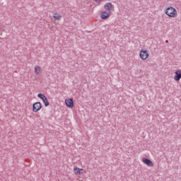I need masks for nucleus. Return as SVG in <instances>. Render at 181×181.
Listing matches in <instances>:
<instances>
[{
    "mask_svg": "<svg viewBox=\"0 0 181 181\" xmlns=\"http://www.w3.org/2000/svg\"><path fill=\"white\" fill-rule=\"evenodd\" d=\"M165 13L170 18H176V16H177V11H176V8L173 6L168 7L165 9Z\"/></svg>",
    "mask_w": 181,
    "mask_h": 181,
    "instance_id": "nucleus-1",
    "label": "nucleus"
},
{
    "mask_svg": "<svg viewBox=\"0 0 181 181\" xmlns=\"http://www.w3.org/2000/svg\"><path fill=\"white\" fill-rule=\"evenodd\" d=\"M139 57L142 60H146V59L149 57V53H148V50L141 49L139 53Z\"/></svg>",
    "mask_w": 181,
    "mask_h": 181,
    "instance_id": "nucleus-2",
    "label": "nucleus"
},
{
    "mask_svg": "<svg viewBox=\"0 0 181 181\" xmlns=\"http://www.w3.org/2000/svg\"><path fill=\"white\" fill-rule=\"evenodd\" d=\"M42 109V103L40 102H37L33 105V112H37V111H40Z\"/></svg>",
    "mask_w": 181,
    "mask_h": 181,
    "instance_id": "nucleus-3",
    "label": "nucleus"
},
{
    "mask_svg": "<svg viewBox=\"0 0 181 181\" xmlns=\"http://www.w3.org/2000/svg\"><path fill=\"white\" fill-rule=\"evenodd\" d=\"M104 8L106 11V12H109L111 13V11L114 8V5L111 3H107L105 4Z\"/></svg>",
    "mask_w": 181,
    "mask_h": 181,
    "instance_id": "nucleus-4",
    "label": "nucleus"
},
{
    "mask_svg": "<svg viewBox=\"0 0 181 181\" xmlns=\"http://www.w3.org/2000/svg\"><path fill=\"white\" fill-rule=\"evenodd\" d=\"M175 76H174V80L175 81H177L179 82L180 81V78H181V70H177L175 72Z\"/></svg>",
    "mask_w": 181,
    "mask_h": 181,
    "instance_id": "nucleus-5",
    "label": "nucleus"
},
{
    "mask_svg": "<svg viewBox=\"0 0 181 181\" xmlns=\"http://www.w3.org/2000/svg\"><path fill=\"white\" fill-rule=\"evenodd\" d=\"M65 104L69 108H73L74 107V103L73 102V99H68L65 100Z\"/></svg>",
    "mask_w": 181,
    "mask_h": 181,
    "instance_id": "nucleus-6",
    "label": "nucleus"
},
{
    "mask_svg": "<svg viewBox=\"0 0 181 181\" xmlns=\"http://www.w3.org/2000/svg\"><path fill=\"white\" fill-rule=\"evenodd\" d=\"M142 162L143 163H145L148 166H153V163L152 161L146 158H142Z\"/></svg>",
    "mask_w": 181,
    "mask_h": 181,
    "instance_id": "nucleus-7",
    "label": "nucleus"
},
{
    "mask_svg": "<svg viewBox=\"0 0 181 181\" xmlns=\"http://www.w3.org/2000/svg\"><path fill=\"white\" fill-rule=\"evenodd\" d=\"M110 15H111V13L108 11H103L100 13V17L102 19H107V18H110Z\"/></svg>",
    "mask_w": 181,
    "mask_h": 181,
    "instance_id": "nucleus-8",
    "label": "nucleus"
},
{
    "mask_svg": "<svg viewBox=\"0 0 181 181\" xmlns=\"http://www.w3.org/2000/svg\"><path fill=\"white\" fill-rule=\"evenodd\" d=\"M83 170V168H78L77 167L74 168V172L75 173V175H82L83 172H81Z\"/></svg>",
    "mask_w": 181,
    "mask_h": 181,
    "instance_id": "nucleus-9",
    "label": "nucleus"
},
{
    "mask_svg": "<svg viewBox=\"0 0 181 181\" xmlns=\"http://www.w3.org/2000/svg\"><path fill=\"white\" fill-rule=\"evenodd\" d=\"M35 74H42V68L39 66H35Z\"/></svg>",
    "mask_w": 181,
    "mask_h": 181,
    "instance_id": "nucleus-10",
    "label": "nucleus"
},
{
    "mask_svg": "<svg viewBox=\"0 0 181 181\" xmlns=\"http://www.w3.org/2000/svg\"><path fill=\"white\" fill-rule=\"evenodd\" d=\"M53 18L55 19V21H60V19H62V15L55 13H54Z\"/></svg>",
    "mask_w": 181,
    "mask_h": 181,
    "instance_id": "nucleus-11",
    "label": "nucleus"
},
{
    "mask_svg": "<svg viewBox=\"0 0 181 181\" xmlns=\"http://www.w3.org/2000/svg\"><path fill=\"white\" fill-rule=\"evenodd\" d=\"M42 101H43V103H44L45 107L49 106V100H47V97H45Z\"/></svg>",
    "mask_w": 181,
    "mask_h": 181,
    "instance_id": "nucleus-12",
    "label": "nucleus"
},
{
    "mask_svg": "<svg viewBox=\"0 0 181 181\" xmlns=\"http://www.w3.org/2000/svg\"><path fill=\"white\" fill-rule=\"evenodd\" d=\"M37 97L39 98H41V100H43L46 96L45 95L42 94V93H40V94L37 95Z\"/></svg>",
    "mask_w": 181,
    "mask_h": 181,
    "instance_id": "nucleus-13",
    "label": "nucleus"
},
{
    "mask_svg": "<svg viewBox=\"0 0 181 181\" xmlns=\"http://www.w3.org/2000/svg\"><path fill=\"white\" fill-rule=\"evenodd\" d=\"M103 0H95V2H98V4H100V2H101Z\"/></svg>",
    "mask_w": 181,
    "mask_h": 181,
    "instance_id": "nucleus-14",
    "label": "nucleus"
},
{
    "mask_svg": "<svg viewBox=\"0 0 181 181\" xmlns=\"http://www.w3.org/2000/svg\"><path fill=\"white\" fill-rule=\"evenodd\" d=\"M165 42H166V43H168V40H166Z\"/></svg>",
    "mask_w": 181,
    "mask_h": 181,
    "instance_id": "nucleus-15",
    "label": "nucleus"
}]
</instances>
